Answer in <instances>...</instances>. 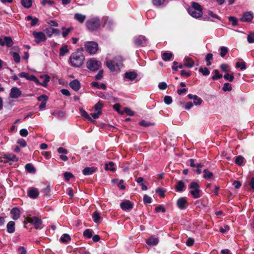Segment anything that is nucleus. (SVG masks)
<instances>
[{"mask_svg": "<svg viewBox=\"0 0 254 254\" xmlns=\"http://www.w3.org/2000/svg\"><path fill=\"white\" fill-rule=\"evenodd\" d=\"M69 60L71 66L79 67L83 64L85 57L81 51H76L71 54Z\"/></svg>", "mask_w": 254, "mask_h": 254, "instance_id": "f257e3e1", "label": "nucleus"}, {"mask_svg": "<svg viewBox=\"0 0 254 254\" xmlns=\"http://www.w3.org/2000/svg\"><path fill=\"white\" fill-rule=\"evenodd\" d=\"M188 13L193 18H199L202 15V8L197 2L193 1L191 6L188 9Z\"/></svg>", "mask_w": 254, "mask_h": 254, "instance_id": "f03ea898", "label": "nucleus"}, {"mask_svg": "<svg viewBox=\"0 0 254 254\" xmlns=\"http://www.w3.org/2000/svg\"><path fill=\"white\" fill-rule=\"evenodd\" d=\"M106 64L112 71H120L123 65V59L121 57L117 56L112 60L108 61Z\"/></svg>", "mask_w": 254, "mask_h": 254, "instance_id": "7ed1b4c3", "label": "nucleus"}, {"mask_svg": "<svg viewBox=\"0 0 254 254\" xmlns=\"http://www.w3.org/2000/svg\"><path fill=\"white\" fill-rule=\"evenodd\" d=\"M191 190L190 193L192 195L194 198H198L200 197L199 189L200 186L198 183L192 182L190 183L189 187Z\"/></svg>", "mask_w": 254, "mask_h": 254, "instance_id": "20e7f679", "label": "nucleus"}, {"mask_svg": "<svg viewBox=\"0 0 254 254\" xmlns=\"http://www.w3.org/2000/svg\"><path fill=\"white\" fill-rule=\"evenodd\" d=\"M100 26V20L97 18H91L86 22V26L90 30H95L98 28Z\"/></svg>", "mask_w": 254, "mask_h": 254, "instance_id": "39448f33", "label": "nucleus"}, {"mask_svg": "<svg viewBox=\"0 0 254 254\" xmlns=\"http://www.w3.org/2000/svg\"><path fill=\"white\" fill-rule=\"evenodd\" d=\"M85 48L90 54H95L98 49V45L93 41L87 42L85 44Z\"/></svg>", "mask_w": 254, "mask_h": 254, "instance_id": "423d86ee", "label": "nucleus"}, {"mask_svg": "<svg viewBox=\"0 0 254 254\" xmlns=\"http://www.w3.org/2000/svg\"><path fill=\"white\" fill-rule=\"evenodd\" d=\"M27 222L32 224L37 229L42 228V222L41 220L37 217H28L26 218Z\"/></svg>", "mask_w": 254, "mask_h": 254, "instance_id": "0eeeda50", "label": "nucleus"}, {"mask_svg": "<svg viewBox=\"0 0 254 254\" xmlns=\"http://www.w3.org/2000/svg\"><path fill=\"white\" fill-rule=\"evenodd\" d=\"M87 68L91 71H95L98 69L100 63L95 59H91L87 62Z\"/></svg>", "mask_w": 254, "mask_h": 254, "instance_id": "6e6552de", "label": "nucleus"}, {"mask_svg": "<svg viewBox=\"0 0 254 254\" xmlns=\"http://www.w3.org/2000/svg\"><path fill=\"white\" fill-rule=\"evenodd\" d=\"M133 41L134 44L137 46H145L148 44L147 40L142 35L135 36L133 39Z\"/></svg>", "mask_w": 254, "mask_h": 254, "instance_id": "1a4fd4ad", "label": "nucleus"}, {"mask_svg": "<svg viewBox=\"0 0 254 254\" xmlns=\"http://www.w3.org/2000/svg\"><path fill=\"white\" fill-rule=\"evenodd\" d=\"M33 35L35 38V42L37 44L42 42H44L47 39L45 34L42 32H37L34 31L33 32Z\"/></svg>", "mask_w": 254, "mask_h": 254, "instance_id": "9d476101", "label": "nucleus"}, {"mask_svg": "<svg viewBox=\"0 0 254 254\" xmlns=\"http://www.w3.org/2000/svg\"><path fill=\"white\" fill-rule=\"evenodd\" d=\"M22 91L16 87L11 88L9 93V97L12 99H17L21 96Z\"/></svg>", "mask_w": 254, "mask_h": 254, "instance_id": "9b49d317", "label": "nucleus"}, {"mask_svg": "<svg viewBox=\"0 0 254 254\" xmlns=\"http://www.w3.org/2000/svg\"><path fill=\"white\" fill-rule=\"evenodd\" d=\"M13 44V41L10 37L4 36L3 38H0V45L1 46L6 45L7 47H10Z\"/></svg>", "mask_w": 254, "mask_h": 254, "instance_id": "f8f14e48", "label": "nucleus"}, {"mask_svg": "<svg viewBox=\"0 0 254 254\" xmlns=\"http://www.w3.org/2000/svg\"><path fill=\"white\" fill-rule=\"evenodd\" d=\"M177 204L178 207L181 210L185 209L188 206L187 200L184 197L178 199Z\"/></svg>", "mask_w": 254, "mask_h": 254, "instance_id": "ddd939ff", "label": "nucleus"}, {"mask_svg": "<svg viewBox=\"0 0 254 254\" xmlns=\"http://www.w3.org/2000/svg\"><path fill=\"white\" fill-rule=\"evenodd\" d=\"M39 194L38 190L35 188H31L28 190V195L29 197L35 199Z\"/></svg>", "mask_w": 254, "mask_h": 254, "instance_id": "4468645a", "label": "nucleus"}, {"mask_svg": "<svg viewBox=\"0 0 254 254\" xmlns=\"http://www.w3.org/2000/svg\"><path fill=\"white\" fill-rule=\"evenodd\" d=\"M120 206L122 209L125 211H129L132 208V204L128 200L122 202Z\"/></svg>", "mask_w": 254, "mask_h": 254, "instance_id": "2eb2a0df", "label": "nucleus"}, {"mask_svg": "<svg viewBox=\"0 0 254 254\" xmlns=\"http://www.w3.org/2000/svg\"><path fill=\"white\" fill-rule=\"evenodd\" d=\"M188 97L190 99L193 100V104L196 106L201 105L202 102V99L196 95L189 94Z\"/></svg>", "mask_w": 254, "mask_h": 254, "instance_id": "dca6fc26", "label": "nucleus"}, {"mask_svg": "<svg viewBox=\"0 0 254 254\" xmlns=\"http://www.w3.org/2000/svg\"><path fill=\"white\" fill-rule=\"evenodd\" d=\"M11 214V218L13 220L18 219L20 216V211L17 207L13 208L10 211Z\"/></svg>", "mask_w": 254, "mask_h": 254, "instance_id": "f3484780", "label": "nucleus"}, {"mask_svg": "<svg viewBox=\"0 0 254 254\" xmlns=\"http://www.w3.org/2000/svg\"><path fill=\"white\" fill-rule=\"evenodd\" d=\"M97 170V168L94 167H86L83 170L82 173L85 176L90 175L95 172Z\"/></svg>", "mask_w": 254, "mask_h": 254, "instance_id": "a211bd4d", "label": "nucleus"}, {"mask_svg": "<svg viewBox=\"0 0 254 254\" xmlns=\"http://www.w3.org/2000/svg\"><path fill=\"white\" fill-rule=\"evenodd\" d=\"M69 86L73 90L75 91L79 90L80 88V84L79 82L76 79L71 81L69 83Z\"/></svg>", "mask_w": 254, "mask_h": 254, "instance_id": "6ab92c4d", "label": "nucleus"}, {"mask_svg": "<svg viewBox=\"0 0 254 254\" xmlns=\"http://www.w3.org/2000/svg\"><path fill=\"white\" fill-rule=\"evenodd\" d=\"M253 18V15L250 12H247L245 13L240 20L244 22H250Z\"/></svg>", "mask_w": 254, "mask_h": 254, "instance_id": "aec40b11", "label": "nucleus"}, {"mask_svg": "<svg viewBox=\"0 0 254 254\" xmlns=\"http://www.w3.org/2000/svg\"><path fill=\"white\" fill-rule=\"evenodd\" d=\"M184 60L186 62L184 64V66H186L189 68H191L192 67H193L194 66V62L190 58L186 57L185 58Z\"/></svg>", "mask_w": 254, "mask_h": 254, "instance_id": "412c9836", "label": "nucleus"}, {"mask_svg": "<svg viewBox=\"0 0 254 254\" xmlns=\"http://www.w3.org/2000/svg\"><path fill=\"white\" fill-rule=\"evenodd\" d=\"M158 239L154 237H150L146 240V243L149 245H156L158 243Z\"/></svg>", "mask_w": 254, "mask_h": 254, "instance_id": "4be33fe9", "label": "nucleus"}, {"mask_svg": "<svg viewBox=\"0 0 254 254\" xmlns=\"http://www.w3.org/2000/svg\"><path fill=\"white\" fill-rule=\"evenodd\" d=\"M3 158L12 161H17L18 160V157L12 153H7L3 155Z\"/></svg>", "mask_w": 254, "mask_h": 254, "instance_id": "5701e85b", "label": "nucleus"}, {"mask_svg": "<svg viewBox=\"0 0 254 254\" xmlns=\"http://www.w3.org/2000/svg\"><path fill=\"white\" fill-rule=\"evenodd\" d=\"M125 77L130 80H132L137 77V73L134 71L127 72L125 74Z\"/></svg>", "mask_w": 254, "mask_h": 254, "instance_id": "b1692460", "label": "nucleus"}, {"mask_svg": "<svg viewBox=\"0 0 254 254\" xmlns=\"http://www.w3.org/2000/svg\"><path fill=\"white\" fill-rule=\"evenodd\" d=\"M7 232L9 233H12L15 231V222L13 221H9L6 226Z\"/></svg>", "mask_w": 254, "mask_h": 254, "instance_id": "393cba45", "label": "nucleus"}, {"mask_svg": "<svg viewBox=\"0 0 254 254\" xmlns=\"http://www.w3.org/2000/svg\"><path fill=\"white\" fill-rule=\"evenodd\" d=\"M74 18L80 23H83L85 19L86 16L80 13H75L74 14Z\"/></svg>", "mask_w": 254, "mask_h": 254, "instance_id": "a878e982", "label": "nucleus"}, {"mask_svg": "<svg viewBox=\"0 0 254 254\" xmlns=\"http://www.w3.org/2000/svg\"><path fill=\"white\" fill-rule=\"evenodd\" d=\"M185 187L184 183L182 181H179L177 182L175 189L177 191H182L184 190Z\"/></svg>", "mask_w": 254, "mask_h": 254, "instance_id": "bb28decb", "label": "nucleus"}, {"mask_svg": "<svg viewBox=\"0 0 254 254\" xmlns=\"http://www.w3.org/2000/svg\"><path fill=\"white\" fill-rule=\"evenodd\" d=\"M81 115L86 118L88 119L89 121L92 122H94L95 121L92 119V118L88 115V114L82 108H80L79 109Z\"/></svg>", "mask_w": 254, "mask_h": 254, "instance_id": "cd10ccee", "label": "nucleus"}, {"mask_svg": "<svg viewBox=\"0 0 254 254\" xmlns=\"http://www.w3.org/2000/svg\"><path fill=\"white\" fill-rule=\"evenodd\" d=\"M115 165L114 162H110L105 164V170L107 171L114 172L116 170Z\"/></svg>", "mask_w": 254, "mask_h": 254, "instance_id": "c85d7f7f", "label": "nucleus"}, {"mask_svg": "<svg viewBox=\"0 0 254 254\" xmlns=\"http://www.w3.org/2000/svg\"><path fill=\"white\" fill-rule=\"evenodd\" d=\"M26 19L28 21L31 20V22L30 24L32 26H35L39 21V20L37 18H36V17L33 18L30 15L27 16L26 17Z\"/></svg>", "mask_w": 254, "mask_h": 254, "instance_id": "c756f323", "label": "nucleus"}, {"mask_svg": "<svg viewBox=\"0 0 254 254\" xmlns=\"http://www.w3.org/2000/svg\"><path fill=\"white\" fill-rule=\"evenodd\" d=\"M69 52V50L68 49L67 46L65 45L64 46L62 47L60 49V56H64L66 54L68 53Z\"/></svg>", "mask_w": 254, "mask_h": 254, "instance_id": "7c9ffc66", "label": "nucleus"}, {"mask_svg": "<svg viewBox=\"0 0 254 254\" xmlns=\"http://www.w3.org/2000/svg\"><path fill=\"white\" fill-rule=\"evenodd\" d=\"M25 169L30 173H34L36 171L34 167L30 163L27 164L25 165Z\"/></svg>", "mask_w": 254, "mask_h": 254, "instance_id": "2f4dec72", "label": "nucleus"}, {"mask_svg": "<svg viewBox=\"0 0 254 254\" xmlns=\"http://www.w3.org/2000/svg\"><path fill=\"white\" fill-rule=\"evenodd\" d=\"M10 54L12 55L14 61L15 63H18L20 61V56L19 54L15 52H11Z\"/></svg>", "mask_w": 254, "mask_h": 254, "instance_id": "473e14b6", "label": "nucleus"}, {"mask_svg": "<svg viewBox=\"0 0 254 254\" xmlns=\"http://www.w3.org/2000/svg\"><path fill=\"white\" fill-rule=\"evenodd\" d=\"M21 3L25 8H29L32 6V0H21Z\"/></svg>", "mask_w": 254, "mask_h": 254, "instance_id": "72a5a7b5", "label": "nucleus"}, {"mask_svg": "<svg viewBox=\"0 0 254 254\" xmlns=\"http://www.w3.org/2000/svg\"><path fill=\"white\" fill-rule=\"evenodd\" d=\"M92 85L93 87H97L99 89H106V85L104 83L99 84L97 82H92Z\"/></svg>", "mask_w": 254, "mask_h": 254, "instance_id": "f704fd0d", "label": "nucleus"}, {"mask_svg": "<svg viewBox=\"0 0 254 254\" xmlns=\"http://www.w3.org/2000/svg\"><path fill=\"white\" fill-rule=\"evenodd\" d=\"M60 240L63 243H67L70 240V237L67 234H64L61 237Z\"/></svg>", "mask_w": 254, "mask_h": 254, "instance_id": "c9c22d12", "label": "nucleus"}, {"mask_svg": "<svg viewBox=\"0 0 254 254\" xmlns=\"http://www.w3.org/2000/svg\"><path fill=\"white\" fill-rule=\"evenodd\" d=\"M203 172L204 173L203 178L205 179H210L213 176V173L207 169H204Z\"/></svg>", "mask_w": 254, "mask_h": 254, "instance_id": "e433bc0d", "label": "nucleus"}, {"mask_svg": "<svg viewBox=\"0 0 254 254\" xmlns=\"http://www.w3.org/2000/svg\"><path fill=\"white\" fill-rule=\"evenodd\" d=\"M172 57L171 53H164L162 55V59L165 61H169Z\"/></svg>", "mask_w": 254, "mask_h": 254, "instance_id": "4c0bfd02", "label": "nucleus"}, {"mask_svg": "<svg viewBox=\"0 0 254 254\" xmlns=\"http://www.w3.org/2000/svg\"><path fill=\"white\" fill-rule=\"evenodd\" d=\"M228 52V48L225 46L220 48V56L224 58Z\"/></svg>", "mask_w": 254, "mask_h": 254, "instance_id": "58836bf2", "label": "nucleus"}, {"mask_svg": "<svg viewBox=\"0 0 254 254\" xmlns=\"http://www.w3.org/2000/svg\"><path fill=\"white\" fill-rule=\"evenodd\" d=\"M236 66L237 68H239L241 70H245L247 68L246 64L245 62H237L236 64Z\"/></svg>", "mask_w": 254, "mask_h": 254, "instance_id": "ea45409f", "label": "nucleus"}, {"mask_svg": "<svg viewBox=\"0 0 254 254\" xmlns=\"http://www.w3.org/2000/svg\"><path fill=\"white\" fill-rule=\"evenodd\" d=\"M103 107V104L100 101L96 103L94 106V109L97 112H99L102 113L101 110Z\"/></svg>", "mask_w": 254, "mask_h": 254, "instance_id": "a19ab883", "label": "nucleus"}, {"mask_svg": "<svg viewBox=\"0 0 254 254\" xmlns=\"http://www.w3.org/2000/svg\"><path fill=\"white\" fill-rule=\"evenodd\" d=\"M83 236L87 238H91L92 237V231L90 229H86L83 232Z\"/></svg>", "mask_w": 254, "mask_h": 254, "instance_id": "79ce46f5", "label": "nucleus"}, {"mask_svg": "<svg viewBox=\"0 0 254 254\" xmlns=\"http://www.w3.org/2000/svg\"><path fill=\"white\" fill-rule=\"evenodd\" d=\"M214 72H215V75L212 77L213 80H217L222 77V75L219 73V71L217 69L214 70Z\"/></svg>", "mask_w": 254, "mask_h": 254, "instance_id": "37998d69", "label": "nucleus"}, {"mask_svg": "<svg viewBox=\"0 0 254 254\" xmlns=\"http://www.w3.org/2000/svg\"><path fill=\"white\" fill-rule=\"evenodd\" d=\"M92 217L94 222L97 223L100 219V214L97 212H95L92 214Z\"/></svg>", "mask_w": 254, "mask_h": 254, "instance_id": "c03bdc74", "label": "nucleus"}, {"mask_svg": "<svg viewBox=\"0 0 254 254\" xmlns=\"http://www.w3.org/2000/svg\"><path fill=\"white\" fill-rule=\"evenodd\" d=\"M244 158L242 156H238L236 157L235 163L238 165H241L244 162Z\"/></svg>", "mask_w": 254, "mask_h": 254, "instance_id": "a18cd8bd", "label": "nucleus"}, {"mask_svg": "<svg viewBox=\"0 0 254 254\" xmlns=\"http://www.w3.org/2000/svg\"><path fill=\"white\" fill-rule=\"evenodd\" d=\"M199 71L200 72H201L203 75H205V76L209 75V73H210L209 70L206 67H204V68L201 67V68H200L199 69Z\"/></svg>", "mask_w": 254, "mask_h": 254, "instance_id": "49530a36", "label": "nucleus"}, {"mask_svg": "<svg viewBox=\"0 0 254 254\" xmlns=\"http://www.w3.org/2000/svg\"><path fill=\"white\" fill-rule=\"evenodd\" d=\"M45 32L49 37H51L52 35L55 33L56 31H59V29L55 28H52L51 30L46 29Z\"/></svg>", "mask_w": 254, "mask_h": 254, "instance_id": "de8ad7c7", "label": "nucleus"}, {"mask_svg": "<svg viewBox=\"0 0 254 254\" xmlns=\"http://www.w3.org/2000/svg\"><path fill=\"white\" fill-rule=\"evenodd\" d=\"M224 78L225 79L228 80L230 82H232V81H233V80L234 79V76L233 74L227 73L224 75Z\"/></svg>", "mask_w": 254, "mask_h": 254, "instance_id": "09e8293b", "label": "nucleus"}, {"mask_svg": "<svg viewBox=\"0 0 254 254\" xmlns=\"http://www.w3.org/2000/svg\"><path fill=\"white\" fill-rule=\"evenodd\" d=\"M232 89L231 85L229 83H225L223 87V90L225 92L230 91Z\"/></svg>", "mask_w": 254, "mask_h": 254, "instance_id": "8fccbe9b", "label": "nucleus"}, {"mask_svg": "<svg viewBox=\"0 0 254 254\" xmlns=\"http://www.w3.org/2000/svg\"><path fill=\"white\" fill-rule=\"evenodd\" d=\"M18 76L21 78H25L26 79L30 80V78L31 77V75H29L28 74L25 72H22L18 74Z\"/></svg>", "mask_w": 254, "mask_h": 254, "instance_id": "3c124183", "label": "nucleus"}, {"mask_svg": "<svg viewBox=\"0 0 254 254\" xmlns=\"http://www.w3.org/2000/svg\"><path fill=\"white\" fill-rule=\"evenodd\" d=\"M41 4L43 6H45L47 4L51 6L54 4V2L51 0H42L41 1Z\"/></svg>", "mask_w": 254, "mask_h": 254, "instance_id": "603ef678", "label": "nucleus"}, {"mask_svg": "<svg viewBox=\"0 0 254 254\" xmlns=\"http://www.w3.org/2000/svg\"><path fill=\"white\" fill-rule=\"evenodd\" d=\"M207 13L211 17L221 20L220 17L218 15L214 13L211 10H208Z\"/></svg>", "mask_w": 254, "mask_h": 254, "instance_id": "864d4df0", "label": "nucleus"}, {"mask_svg": "<svg viewBox=\"0 0 254 254\" xmlns=\"http://www.w3.org/2000/svg\"><path fill=\"white\" fill-rule=\"evenodd\" d=\"M247 40L249 43H254V33H251L248 35Z\"/></svg>", "mask_w": 254, "mask_h": 254, "instance_id": "5fc2aeb1", "label": "nucleus"}, {"mask_svg": "<svg viewBox=\"0 0 254 254\" xmlns=\"http://www.w3.org/2000/svg\"><path fill=\"white\" fill-rule=\"evenodd\" d=\"M164 101L167 105H170L172 103V98L171 96H166L164 97Z\"/></svg>", "mask_w": 254, "mask_h": 254, "instance_id": "6e6d98bb", "label": "nucleus"}, {"mask_svg": "<svg viewBox=\"0 0 254 254\" xmlns=\"http://www.w3.org/2000/svg\"><path fill=\"white\" fill-rule=\"evenodd\" d=\"M229 20L232 22L233 25H236L238 23V19L235 17L230 16L228 18Z\"/></svg>", "mask_w": 254, "mask_h": 254, "instance_id": "4d7b16f0", "label": "nucleus"}, {"mask_svg": "<svg viewBox=\"0 0 254 254\" xmlns=\"http://www.w3.org/2000/svg\"><path fill=\"white\" fill-rule=\"evenodd\" d=\"M151 198L148 195L145 194L143 196V201L145 204L150 203L151 202Z\"/></svg>", "mask_w": 254, "mask_h": 254, "instance_id": "13d9d810", "label": "nucleus"}, {"mask_svg": "<svg viewBox=\"0 0 254 254\" xmlns=\"http://www.w3.org/2000/svg\"><path fill=\"white\" fill-rule=\"evenodd\" d=\"M73 177V175L70 172H66L64 173V177L66 181H69Z\"/></svg>", "mask_w": 254, "mask_h": 254, "instance_id": "bf43d9fd", "label": "nucleus"}, {"mask_svg": "<svg viewBox=\"0 0 254 254\" xmlns=\"http://www.w3.org/2000/svg\"><path fill=\"white\" fill-rule=\"evenodd\" d=\"M38 100L42 102H47L48 97L45 95H42L38 97Z\"/></svg>", "mask_w": 254, "mask_h": 254, "instance_id": "052dcab7", "label": "nucleus"}, {"mask_svg": "<svg viewBox=\"0 0 254 254\" xmlns=\"http://www.w3.org/2000/svg\"><path fill=\"white\" fill-rule=\"evenodd\" d=\"M19 134L22 136L26 137L28 135V132L26 129L23 128L20 130Z\"/></svg>", "mask_w": 254, "mask_h": 254, "instance_id": "680f3d73", "label": "nucleus"}, {"mask_svg": "<svg viewBox=\"0 0 254 254\" xmlns=\"http://www.w3.org/2000/svg\"><path fill=\"white\" fill-rule=\"evenodd\" d=\"M17 143L21 146L24 147L26 146L27 143L24 139L21 138L18 140Z\"/></svg>", "mask_w": 254, "mask_h": 254, "instance_id": "e2e57ef3", "label": "nucleus"}, {"mask_svg": "<svg viewBox=\"0 0 254 254\" xmlns=\"http://www.w3.org/2000/svg\"><path fill=\"white\" fill-rule=\"evenodd\" d=\"M229 65L227 64H222L220 65L221 69L224 71V72H227L229 71Z\"/></svg>", "mask_w": 254, "mask_h": 254, "instance_id": "0e129e2a", "label": "nucleus"}, {"mask_svg": "<svg viewBox=\"0 0 254 254\" xmlns=\"http://www.w3.org/2000/svg\"><path fill=\"white\" fill-rule=\"evenodd\" d=\"M30 80L33 81L34 82L36 83L37 85H41V83L39 82L38 78H36V76L34 75H31V77L30 78Z\"/></svg>", "mask_w": 254, "mask_h": 254, "instance_id": "69168bd1", "label": "nucleus"}, {"mask_svg": "<svg viewBox=\"0 0 254 254\" xmlns=\"http://www.w3.org/2000/svg\"><path fill=\"white\" fill-rule=\"evenodd\" d=\"M230 230V227L228 225H225L223 227L220 228V232L222 233L228 231Z\"/></svg>", "mask_w": 254, "mask_h": 254, "instance_id": "338daca9", "label": "nucleus"}, {"mask_svg": "<svg viewBox=\"0 0 254 254\" xmlns=\"http://www.w3.org/2000/svg\"><path fill=\"white\" fill-rule=\"evenodd\" d=\"M167 87V85L164 82H160V83H159V84L158 85V87L161 90H164V89H166Z\"/></svg>", "mask_w": 254, "mask_h": 254, "instance_id": "774afa93", "label": "nucleus"}]
</instances>
